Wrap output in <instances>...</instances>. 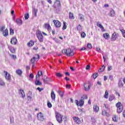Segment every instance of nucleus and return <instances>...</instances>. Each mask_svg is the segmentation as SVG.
Returning a JSON list of instances; mask_svg holds the SVG:
<instances>
[{
	"label": "nucleus",
	"instance_id": "nucleus-41",
	"mask_svg": "<svg viewBox=\"0 0 125 125\" xmlns=\"http://www.w3.org/2000/svg\"><path fill=\"white\" fill-rule=\"evenodd\" d=\"M29 14L26 13L24 15V18L25 20H28V19H29Z\"/></svg>",
	"mask_w": 125,
	"mask_h": 125
},
{
	"label": "nucleus",
	"instance_id": "nucleus-44",
	"mask_svg": "<svg viewBox=\"0 0 125 125\" xmlns=\"http://www.w3.org/2000/svg\"><path fill=\"white\" fill-rule=\"evenodd\" d=\"M4 29H5V26H1L0 27V32H2L4 31L3 30H4Z\"/></svg>",
	"mask_w": 125,
	"mask_h": 125
},
{
	"label": "nucleus",
	"instance_id": "nucleus-18",
	"mask_svg": "<svg viewBox=\"0 0 125 125\" xmlns=\"http://www.w3.org/2000/svg\"><path fill=\"white\" fill-rule=\"evenodd\" d=\"M16 22H17V25H18V26H21V25H22V24H23L22 20H21L20 19H17Z\"/></svg>",
	"mask_w": 125,
	"mask_h": 125
},
{
	"label": "nucleus",
	"instance_id": "nucleus-11",
	"mask_svg": "<svg viewBox=\"0 0 125 125\" xmlns=\"http://www.w3.org/2000/svg\"><path fill=\"white\" fill-rule=\"evenodd\" d=\"M5 79L7 81H10L11 80V76L10 74L8 73L7 72H5Z\"/></svg>",
	"mask_w": 125,
	"mask_h": 125
},
{
	"label": "nucleus",
	"instance_id": "nucleus-45",
	"mask_svg": "<svg viewBox=\"0 0 125 125\" xmlns=\"http://www.w3.org/2000/svg\"><path fill=\"white\" fill-rule=\"evenodd\" d=\"M56 75L57 76V77H58V78H61L62 75L61 73H56Z\"/></svg>",
	"mask_w": 125,
	"mask_h": 125
},
{
	"label": "nucleus",
	"instance_id": "nucleus-33",
	"mask_svg": "<svg viewBox=\"0 0 125 125\" xmlns=\"http://www.w3.org/2000/svg\"><path fill=\"white\" fill-rule=\"evenodd\" d=\"M108 97H109V92H108L107 90H106L105 92L104 97V98H105V99H108Z\"/></svg>",
	"mask_w": 125,
	"mask_h": 125
},
{
	"label": "nucleus",
	"instance_id": "nucleus-13",
	"mask_svg": "<svg viewBox=\"0 0 125 125\" xmlns=\"http://www.w3.org/2000/svg\"><path fill=\"white\" fill-rule=\"evenodd\" d=\"M48 82H51V79L48 78L46 76L44 77V79H43L44 83H47Z\"/></svg>",
	"mask_w": 125,
	"mask_h": 125
},
{
	"label": "nucleus",
	"instance_id": "nucleus-2",
	"mask_svg": "<svg viewBox=\"0 0 125 125\" xmlns=\"http://www.w3.org/2000/svg\"><path fill=\"white\" fill-rule=\"evenodd\" d=\"M116 107L117 108V113H118V114H121V113L123 112V110H124V107L122 103H121V102L117 103L116 104Z\"/></svg>",
	"mask_w": 125,
	"mask_h": 125
},
{
	"label": "nucleus",
	"instance_id": "nucleus-40",
	"mask_svg": "<svg viewBox=\"0 0 125 125\" xmlns=\"http://www.w3.org/2000/svg\"><path fill=\"white\" fill-rule=\"evenodd\" d=\"M87 47L89 49H91L92 48V45L91 44V43H88L87 44Z\"/></svg>",
	"mask_w": 125,
	"mask_h": 125
},
{
	"label": "nucleus",
	"instance_id": "nucleus-47",
	"mask_svg": "<svg viewBox=\"0 0 125 125\" xmlns=\"http://www.w3.org/2000/svg\"><path fill=\"white\" fill-rule=\"evenodd\" d=\"M36 59L35 58H33L32 59H31V62L32 64L35 63V61H36Z\"/></svg>",
	"mask_w": 125,
	"mask_h": 125
},
{
	"label": "nucleus",
	"instance_id": "nucleus-1",
	"mask_svg": "<svg viewBox=\"0 0 125 125\" xmlns=\"http://www.w3.org/2000/svg\"><path fill=\"white\" fill-rule=\"evenodd\" d=\"M62 53L66 54V56H74V50H72L70 48L67 49H63L62 51Z\"/></svg>",
	"mask_w": 125,
	"mask_h": 125
},
{
	"label": "nucleus",
	"instance_id": "nucleus-15",
	"mask_svg": "<svg viewBox=\"0 0 125 125\" xmlns=\"http://www.w3.org/2000/svg\"><path fill=\"white\" fill-rule=\"evenodd\" d=\"M44 28L45 29H47L48 31H50V30H51V27H50V25H49V24H48V23L44 24Z\"/></svg>",
	"mask_w": 125,
	"mask_h": 125
},
{
	"label": "nucleus",
	"instance_id": "nucleus-58",
	"mask_svg": "<svg viewBox=\"0 0 125 125\" xmlns=\"http://www.w3.org/2000/svg\"><path fill=\"white\" fill-rule=\"evenodd\" d=\"M85 69L86 70H89L90 69V65L89 64L86 65Z\"/></svg>",
	"mask_w": 125,
	"mask_h": 125
},
{
	"label": "nucleus",
	"instance_id": "nucleus-27",
	"mask_svg": "<svg viewBox=\"0 0 125 125\" xmlns=\"http://www.w3.org/2000/svg\"><path fill=\"white\" fill-rule=\"evenodd\" d=\"M83 17H84L83 15L82 14H79V18L82 21V22L83 21V20H84V19H83Z\"/></svg>",
	"mask_w": 125,
	"mask_h": 125
},
{
	"label": "nucleus",
	"instance_id": "nucleus-29",
	"mask_svg": "<svg viewBox=\"0 0 125 125\" xmlns=\"http://www.w3.org/2000/svg\"><path fill=\"white\" fill-rule=\"evenodd\" d=\"M104 38L105 40H108L110 38V35L108 33L104 34Z\"/></svg>",
	"mask_w": 125,
	"mask_h": 125
},
{
	"label": "nucleus",
	"instance_id": "nucleus-53",
	"mask_svg": "<svg viewBox=\"0 0 125 125\" xmlns=\"http://www.w3.org/2000/svg\"><path fill=\"white\" fill-rule=\"evenodd\" d=\"M37 90H39L40 92H41V91H42V90H43V88H42L39 87H37Z\"/></svg>",
	"mask_w": 125,
	"mask_h": 125
},
{
	"label": "nucleus",
	"instance_id": "nucleus-55",
	"mask_svg": "<svg viewBox=\"0 0 125 125\" xmlns=\"http://www.w3.org/2000/svg\"><path fill=\"white\" fill-rule=\"evenodd\" d=\"M109 79H110V80H111V81H113V78H114V76H113V75H109Z\"/></svg>",
	"mask_w": 125,
	"mask_h": 125
},
{
	"label": "nucleus",
	"instance_id": "nucleus-3",
	"mask_svg": "<svg viewBox=\"0 0 125 125\" xmlns=\"http://www.w3.org/2000/svg\"><path fill=\"white\" fill-rule=\"evenodd\" d=\"M56 119L59 124H62L63 122V115L59 113H56Z\"/></svg>",
	"mask_w": 125,
	"mask_h": 125
},
{
	"label": "nucleus",
	"instance_id": "nucleus-23",
	"mask_svg": "<svg viewBox=\"0 0 125 125\" xmlns=\"http://www.w3.org/2000/svg\"><path fill=\"white\" fill-rule=\"evenodd\" d=\"M77 31H79V33H82L83 30V27L81 24H79L77 27Z\"/></svg>",
	"mask_w": 125,
	"mask_h": 125
},
{
	"label": "nucleus",
	"instance_id": "nucleus-49",
	"mask_svg": "<svg viewBox=\"0 0 125 125\" xmlns=\"http://www.w3.org/2000/svg\"><path fill=\"white\" fill-rule=\"evenodd\" d=\"M85 36H86V35L85 34V33L84 32L81 33L82 38H85Z\"/></svg>",
	"mask_w": 125,
	"mask_h": 125
},
{
	"label": "nucleus",
	"instance_id": "nucleus-14",
	"mask_svg": "<svg viewBox=\"0 0 125 125\" xmlns=\"http://www.w3.org/2000/svg\"><path fill=\"white\" fill-rule=\"evenodd\" d=\"M37 81H35V84L36 85H42V82H40V80H39V79L38 78V75H36V77Z\"/></svg>",
	"mask_w": 125,
	"mask_h": 125
},
{
	"label": "nucleus",
	"instance_id": "nucleus-62",
	"mask_svg": "<svg viewBox=\"0 0 125 125\" xmlns=\"http://www.w3.org/2000/svg\"><path fill=\"white\" fill-rule=\"evenodd\" d=\"M75 102V104H76V105L77 106H79V101H78V100H76Z\"/></svg>",
	"mask_w": 125,
	"mask_h": 125
},
{
	"label": "nucleus",
	"instance_id": "nucleus-6",
	"mask_svg": "<svg viewBox=\"0 0 125 125\" xmlns=\"http://www.w3.org/2000/svg\"><path fill=\"white\" fill-rule=\"evenodd\" d=\"M37 119L39 120V121H43L44 120V118L43 116V114H42V113L40 112L39 114H37Z\"/></svg>",
	"mask_w": 125,
	"mask_h": 125
},
{
	"label": "nucleus",
	"instance_id": "nucleus-37",
	"mask_svg": "<svg viewBox=\"0 0 125 125\" xmlns=\"http://www.w3.org/2000/svg\"><path fill=\"white\" fill-rule=\"evenodd\" d=\"M67 29V25H66V22L63 21L62 30H66Z\"/></svg>",
	"mask_w": 125,
	"mask_h": 125
},
{
	"label": "nucleus",
	"instance_id": "nucleus-7",
	"mask_svg": "<svg viewBox=\"0 0 125 125\" xmlns=\"http://www.w3.org/2000/svg\"><path fill=\"white\" fill-rule=\"evenodd\" d=\"M119 34H117L116 32H114L111 37V41H112L113 42L116 41V40H117V39L118 38V36Z\"/></svg>",
	"mask_w": 125,
	"mask_h": 125
},
{
	"label": "nucleus",
	"instance_id": "nucleus-12",
	"mask_svg": "<svg viewBox=\"0 0 125 125\" xmlns=\"http://www.w3.org/2000/svg\"><path fill=\"white\" fill-rule=\"evenodd\" d=\"M19 94H21V97L22 98H25V92H24V90L20 89L19 91Z\"/></svg>",
	"mask_w": 125,
	"mask_h": 125
},
{
	"label": "nucleus",
	"instance_id": "nucleus-50",
	"mask_svg": "<svg viewBox=\"0 0 125 125\" xmlns=\"http://www.w3.org/2000/svg\"><path fill=\"white\" fill-rule=\"evenodd\" d=\"M10 50L11 52H12V53H14V52H15V49L13 47L10 49Z\"/></svg>",
	"mask_w": 125,
	"mask_h": 125
},
{
	"label": "nucleus",
	"instance_id": "nucleus-42",
	"mask_svg": "<svg viewBox=\"0 0 125 125\" xmlns=\"http://www.w3.org/2000/svg\"><path fill=\"white\" fill-rule=\"evenodd\" d=\"M33 58H35V59H36V60L38 59H40V55L39 54H35Z\"/></svg>",
	"mask_w": 125,
	"mask_h": 125
},
{
	"label": "nucleus",
	"instance_id": "nucleus-19",
	"mask_svg": "<svg viewBox=\"0 0 125 125\" xmlns=\"http://www.w3.org/2000/svg\"><path fill=\"white\" fill-rule=\"evenodd\" d=\"M16 73L20 77H22V74H23V71H22V70L18 69L16 70Z\"/></svg>",
	"mask_w": 125,
	"mask_h": 125
},
{
	"label": "nucleus",
	"instance_id": "nucleus-61",
	"mask_svg": "<svg viewBox=\"0 0 125 125\" xmlns=\"http://www.w3.org/2000/svg\"><path fill=\"white\" fill-rule=\"evenodd\" d=\"M41 76H42V72L41 71L40 73V72H38V77H41Z\"/></svg>",
	"mask_w": 125,
	"mask_h": 125
},
{
	"label": "nucleus",
	"instance_id": "nucleus-26",
	"mask_svg": "<svg viewBox=\"0 0 125 125\" xmlns=\"http://www.w3.org/2000/svg\"><path fill=\"white\" fill-rule=\"evenodd\" d=\"M109 16L110 17H114L115 16V11L111 10L109 13Z\"/></svg>",
	"mask_w": 125,
	"mask_h": 125
},
{
	"label": "nucleus",
	"instance_id": "nucleus-17",
	"mask_svg": "<svg viewBox=\"0 0 125 125\" xmlns=\"http://www.w3.org/2000/svg\"><path fill=\"white\" fill-rule=\"evenodd\" d=\"M54 4H57L58 8H60V7L61 6V3L60 2V0H56V2L54 3Z\"/></svg>",
	"mask_w": 125,
	"mask_h": 125
},
{
	"label": "nucleus",
	"instance_id": "nucleus-36",
	"mask_svg": "<svg viewBox=\"0 0 125 125\" xmlns=\"http://www.w3.org/2000/svg\"><path fill=\"white\" fill-rule=\"evenodd\" d=\"M104 70H105V66L103 65L102 66V67H101L99 70V72H102L104 71Z\"/></svg>",
	"mask_w": 125,
	"mask_h": 125
},
{
	"label": "nucleus",
	"instance_id": "nucleus-57",
	"mask_svg": "<svg viewBox=\"0 0 125 125\" xmlns=\"http://www.w3.org/2000/svg\"><path fill=\"white\" fill-rule=\"evenodd\" d=\"M28 119L29 121H32V116L30 114L28 115Z\"/></svg>",
	"mask_w": 125,
	"mask_h": 125
},
{
	"label": "nucleus",
	"instance_id": "nucleus-43",
	"mask_svg": "<svg viewBox=\"0 0 125 125\" xmlns=\"http://www.w3.org/2000/svg\"><path fill=\"white\" fill-rule=\"evenodd\" d=\"M97 77H98V73H94L93 74V79L94 80H95V79H96V78H97Z\"/></svg>",
	"mask_w": 125,
	"mask_h": 125
},
{
	"label": "nucleus",
	"instance_id": "nucleus-28",
	"mask_svg": "<svg viewBox=\"0 0 125 125\" xmlns=\"http://www.w3.org/2000/svg\"><path fill=\"white\" fill-rule=\"evenodd\" d=\"M124 86V83H123V81L122 80H119L118 83V87H123Z\"/></svg>",
	"mask_w": 125,
	"mask_h": 125
},
{
	"label": "nucleus",
	"instance_id": "nucleus-38",
	"mask_svg": "<svg viewBox=\"0 0 125 125\" xmlns=\"http://www.w3.org/2000/svg\"><path fill=\"white\" fill-rule=\"evenodd\" d=\"M104 106L105 109H107V110H110V105H109V104H104Z\"/></svg>",
	"mask_w": 125,
	"mask_h": 125
},
{
	"label": "nucleus",
	"instance_id": "nucleus-46",
	"mask_svg": "<svg viewBox=\"0 0 125 125\" xmlns=\"http://www.w3.org/2000/svg\"><path fill=\"white\" fill-rule=\"evenodd\" d=\"M47 105L48 107V108H51L52 107V104L50 102H48L47 104Z\"/></svg>",
	"mask_w": 125,
	"mask_h": 125
},
{
	"label": "nucleus",
	"instance_id": "nucleus-31",
	"mask_svg": "<svg viewBox=\"0 0 125 125\" xmlns=\"http://www.w3.org/2000/svg\"><path fill=\"white\" fill-rule=\"evenodd\" d=\"M102 115L103 116H106V117H109V113L106 111V110H104L102 111Z\"/></svg>",
	"mask_w": 125,
	"mask_h": 125
},
{
	"label": "nucleus",
	"instance_id": "nucleus-32",
	"mask_svg": "<svg viewBox=\"0 0 125 125\" xmlns=\"http://www.w3.org/2000/svg\"><path fill=\"white\" fill-rule=\"evenodd\" d=\"M58 93L59 94V95H60L61 97L62 98V97H63V95H64V93H63L62 91L60 90H58Z\"/></svg>",
	"mask_w": 125,
	"mask_h": 125
},
{
	"label": "nucleus",
	"instance_id": "nucleus-9",
	"mask_svg": "<svg viewBox=\"0 0 125 125\" xmlns=\"http://www.w3.org/2000/svg\"><path fill=\"white\" fill-rule=\"evenodd\" d=\"M73 119L74 121L76 123V124H78V125H80L82 122L81 121V119L77 117H73Z\"/></svg>",
	"mask_w": 125,
	"mask_h": 125
},
{
	"label": "nucleus",
	"instance_id": "nucleus-56",
	"mask_svg": "<svg viewBox=\"0 0 125 125\" xmlns=\"http://www.w3.org/2000/svg\"><path fill=\"white\" fill-rule=\"evenodd\" d=\"M107 70L108 71H111L112 70V66L108 65L107 66Z\"/></svg>",
	"mask_w": 125,
	"mask_h": 125
},
{
	"label": "nucleus",
	"instance_id": "nucleus-52",
	"mask_svg": "<svg viewBox=\"0 0 125 125\" xmlns=\"http://www.w3.org/2000/svg\"><path fill=\"white\" fill-rule=\"evenodd\" d=\"M112 120L113 122H117V116L115 115L114 117L112 118Z\"/></svg>",
	"mask_w": 125,
	"mask_h": 125
},
{
	"label": "nucleus",
	"instance_id": "nucleus-22",
	"mask_svg": "<svg viewBox=\"0 0 125 125\" xmlns=\"http://www.w3.org/2000/svg\"><path fill=\"white\" fill-rule=\"evenodd\" d=\"M11 43L12 44H16V38L14 37V38H12L11 40Z\"/></svg>",
	"mask_w": 125,
	"mask_h": 125
},
{
	"label": "nucleus",
	"instance_id": "nucleus-64",
	"mask_svg": "<svg viewBox=\"0 0 125 125\" xmlns=\"http://www.w3.org/2000/svg\"><path fill=\"white\" fill-rule=\"evenodd\" d=\"M123 116L124 118H125V110L123 111Z\"/></svg>",
	"mask_w": 125,
	"mask_h": 125
},
{
	"label": "nucleus",
	"instance_id": "nucleus-10",
	"mask_svg": "<svg viewBox=\"0 0 125 125\" xmlns=\"http://www.w3.org/2000/svg\"><path fill=\"white\" fill-rule=\"evenodd\" d=\"M80 107H83V104H84V98L83 97H81L80 100L79 101V103Z\"/></svg>",
	"mask_w": 125,
	"mask_h": 125
},
{
	"label": "nucleus",
	"instance_id": "nucleus-59",
	"mask_svg": "<svg viewBox=\"0 0 125 125\" xmlns=\"http://www.w3.org/2000/svg\"><path fill=\"white\" fill-rule=\"evenodd\" d=\"M29 78H30V79H34V74H33V73H31L29 75Z\"/></svg>",
	"mask_w": 125,
	"mask_h": 125
},
{
	"label": "nucleus",
	"instance_id": "nucleus-39",
	"mask_svg": "<svg viewBox=\"0 0 125 125\" xmlns=\"http://www.w3.org/2000/svg\"><path fill=\"white\" fill-rule=\"evenodd\" d=\"M79 112H81V113H85V109L84 108H79Z\"/></svg>",
	"mask_w": 125,
	"mask_h": 125
},
{
	"label": "nucleus",
	"instance_id": "nucleus-8",
	"mask_svg": "<svg viewBox=\"0 0 125 125\" xmlns=\"http://www.w3.org/2000/svg\"><path fill=\"white\" fill-rule=\"evenodd\" d=\"M89 88H90V85L88 83H85L84 84V89L85 91H88Z\"/></svg>",
	"mask_w": 125,
	"mask_h": 125
},
{
	"label": "nucleus",
	"instance_id": "nucleus-54",
	"mask_svg": "<svg viewBox=\"0 0 125 125\" xmlns=\"http://www.w3.org/2000/svg\"><path fill=\"white\" fill-rule=\"evenodd\" d=\"M27 97H28V100L29 101H32V100H33V98H32V97L27 96Z\"/></svg>",
	"mask_w": 125,
	"mask_h": 125
},
{
	"label": "nucleus",
	"instance_id": "nucleus-51",
	"mask_svg": "<svg viewBox=\"0 0 125 125\" xmlns=\"http://www.w3.org/2000/svg\"><path fill=\"white\" fill-rule=\"evenodd\" d=\"M10 35H13L14 34V31L12 28H10Z\"/></svg>",
	"mask_w": 125,
	"mask_h": 125
},
{
	"label": "nucleus",
	"instance_id": "nucleus-20",
	"mask_svg": "<svg viewBox=\"0 0 125 125\" xmlns=\"http://www.w3.org/2000/svg\"><path fill=\"white\" fill-rule=\"evenodd\" d=\"M51 97L53 101H55V93H54V91H53L51 93Z\"/></svg>",
	"mask_w": 125,
	"mask_h": 125
},
{
	"label": "nucleus",
	"instance_id": "nucleus-16",
	"mask_svg": "<svg viewBox=\"0 0 125 125\" xmlns=\"http://www.w3.org/2000/svg\"><path fill=\"white\" fill-rule=\"evenodd\" d=\"M97 27H99V28H100V29H101V30H102V31H103V32H104V31H105V29H104V27H103L102 26V25L101 24H100V22H97Z\"/></svg>",
	"mask_w": 125,
	"mask_h": 125
},
{
	"label": "nucleus",
	"instance_id": "nucleus-35",
	"mask_svg": "<svg viewBox=\"0 0 125 125\" xmlns=\"http://www.w3.org/2000/svg\"><path fill=\"white\" fill-rule=\"evenodd\" d=\"M115 99V96L114 95H112L111 96H110L109 97V101L111 102V101H113Z\"/></svg>",
	"mask_w": 125,
	"mask_h": 125
},
{
	"label": "nucleus",
	"instance_id": "nucleus-25",
	"mask_svg": "<svg viewBox=\"0 0 125 125\" xmlns=\"http://www.w3.org/2000/svg\"><path fill=\"white\" fill-rule=\"evenodd\" d=\"M69 19H72V20H74V19H75V16H74V14H73V13L71 12H69Z\"/></svg>",
	"mask_w": 125,
	"mask_h": 125
},
{
	"label": "nucleus",
	"instance_id": "nucleus-5",
	"mask_svg": "<svg viewBox=\"0 0 125 125\" xmlns=\"http://www.w3.org/2000/svg\"><path fill=\"white\" fill-rule=\"evenodd\" d=\"M53 22L56 28H60V27H61V25H62V23L58 20H54Z\"/></svg>",
	"mask_w": 125,
	"mask_h": 125
},
{
	"label": "nucleus",
	"instance_id": "nucleus-30",
	"mask_svg": "<svg viewBox=\"0 0 125 125\" xmlns=\"http://www.w3.org/2000/svg\"><path fill=\"white\" fill-rule=\"evenodd\" d=\"M93 109L94 112H98V111H99V107H98V106L97 105H94L93 107Z\"/></svg>",
	"mask_w": 125,
	"mask_h": 125
},
{
	"label": "nucleus",
	"instance_id": "nucleus-34",
	"mask_svg": "<svg viewBox=\"0 0 125 125\" xmlns=\"http://www.w3.org/2000/svg\"><path fill=\"white\" fill-rule=\"evenodd\" d=\"M5 85V83L3 82L1 79H0V86H4Z\"/></svg>",
	"mask_w": 125,
	"mask_h": 125
},
{
	"label": "nucleus",
	"instance_id": "nucleus-48",
	"mask_svg": "<svg viewBox=\"0 0 125 125\" xmlns=\"http://www.w3.org/2000/svg\"><path fill=\"white\" fill-rule=\"evenodd\" d=\"M38 12V10L34 9V16L35 17H37V13Z\"/></svg>",
	"mask_w": 125,
	"mask_h": 125
},
{
	"label": "nucleus",
	"instance_id": "nucleus-60",
	"mask_svg": "<svg viewBox=\"0 0 125 125\" xmlns=\"http://www.w3.org/2000/svg\"><path fill=\"white\" fill-rule=\"evenodd\" d=\"M96 50L98 52H101V49L100 48L96 47Z\"/></svg>",
	"mask_w": 125,
	"mask_h": 125
},
{
	"label": "nucleus",
	"instance_id": "nucleus-63",
	"mask_svg": "<svg viewBox=\"0 0 125 125\" xmlns=\"http://www.w3.org/2000/svg\"><path fill=\"white\" fill-rule=\"evenodd\" d=\"M83 98H84V99H87V95H83Z\"/></svg>",
	"mask_w": 125,
	"mask_h": 125
},
{
	"label": "nucleus",
	"instance_id": "nucleus-4",
	"mask_svg": "<svg viewBox=\"0 0 125 125\" xmlns=\"http://www.w3.org/2000/svg\"><path fill=\"white\" fill-rule=\"evenodd\" d=\"M36 36L40 42H43V36L42 34V31L38 30L36 33Z\"/></svg>",
	"mask_w": 125,
	"mask_h": 125
},
{
	"label": "nucleus",
	"instance_id": "nucleus-21",
	"mask_svg": "<svg viewBox=\"0 0 125 125\" xmlns=\"http://www.w3.org/2000/svg\"><path fill=\"white\" fill-rule=\"evenodd\" d=\"M2 34L4 37H7V36H8V30H7V29H6L5 30H4L2 32Z\"/></svg>",
	"mask_w": 125,
	"mask_h": 125
},
{
	"label": "nucleus",
	"instance_id": "nucleus-24",
	"mask_svg": "<svg viewBox=\"0 0 125 125\" xmlns=\"http://www.w3.org/2000/svg\"><path fill=\"white\" fill-rule=\"evenodd\" d=\"M35 44V42L34 41L31 40L28 43H27V46H33Z\"/></svg>",
	"mask_w": 125,
	"mask_h": 125
}]
</instances>
